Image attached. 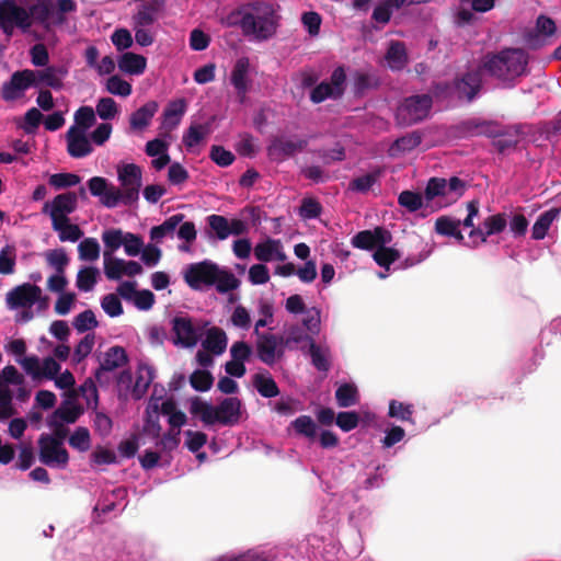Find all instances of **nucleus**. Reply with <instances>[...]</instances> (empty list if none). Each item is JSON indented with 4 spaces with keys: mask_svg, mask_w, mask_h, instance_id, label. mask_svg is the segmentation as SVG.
<instances>
[{
    "mask_svg": "<svg viewBox=\"0 0 561 561\" xmlns=\"http://www.w3.org/2000/svg\"><path fill=\"white\" fill-rule=\"evenodd\" d=\"M322 213L321 204L312 198L306 197L302 199L299 207V216L305 220H311L318 218Z\"/></svg>",
    "mask_w": 561,
    "mask_h": 561,
    "instance_id": "nucleus-63",
    "label": "nucleus"
},
{
    "mask_svg": "<svg viewBox=\"0 0 561 561\" xmlns=\"http://www.w3.org/2000/svg\"><path fill=\"white\" fill-rule=\"evenodd\" d=\"M251 65L248 57H240L236 60L234 66L230 73V83L236 90V93L243 102L251 88L252 79L250 77Z\"/></svg>",
    "mask_w": 561,
    "mask_h": 561,
    "instance_id": "nucleus-18",
    "label": "nucleus"
},
{
    "mask_svg": "<svg viewBox=\"0 0 561 561\" xmlns=\"http://www.w3.org/2000/svg\"><path fill=\"white\" fill-rule=\"evenodd\" d=\"M16 254L12 245H5L0 251V274L11 275L15 272Z\"/></svg>",
    "mask_w": 561,
    "mask_h": 561,
    "instance_id": "nucleus-55",
    "label": "nucleus"
},
{
    "mask_svg": "<svg viewBox=\"0 0 561 561\" xmlns=\"http://www.w3.org/2000/svg\"><path fill=\"white\" fill-rule=\"evenodd\" d=\"M159 104L156 101H149L142 106H140L138 110H136L134 113H131L129 117V125L133 130L141 131L146 129L156 113L158 112Z\"/></svg>",
    "mask_w": 561,
    "mask_h": 561,
    "instance_id": "nucleus-29",
    "label": "nucleus"
},
{
    "mask_svg": "<svg viewBox=\"0 0 561 561\" xmlns=\"http://www.w3.org/2000/svg\"><path fill=\"white\" fill-rule=\"evenodd\" d=\"M307 146L304 139H284L275 138L267 147V156L273 161H283L295 152L302 150Z\"/></svg>",
    "mask_w": 561,
    "mask_h": 561,
    "instance_id": "nucleus-24",
    "label": "nucleus"
},
{
    "mask_svg": "<svg viewBox=\"0 0 561 561\" xmlns=\"http://www.w3.org/2000/svg\"><path fill=\"white\" fill-rule=\"evenodd\" d=\"M75 123L71 127L82 128L85 133L95 123L94 110L91 106L79 107L75 113Z\"/></svg>",
    "mask_w": 561,
    "mask_h": 561,
    "instance_id": "nucleus-57",
    "label": "nucleus"
},
{
    "mask_svg": "<svg viewBox=\"0 0 561 561\" xmlns=\"http://www.w3.org/2000/svg\"><path fill=\"white\" fill-rule=\"evenodd\" d=\"M36 73L33 70L25 69L12 73L9 81H5L1 88V98L11 102L19 99L25 90L36 87Z\"/></svg>",
    "mask_w": 561,
    "mask_h": 561,
    "instance_id": "nucleus-13",
    "label": "nucleus"
},
{
    "mask_svg": "<svg viewBox=\"0 0 561 561\" xmlns=\"http://www.w3.org/2000/svg\"><path fill=\"white\" fill-rule=\"evenodd\" d=\"M536 32L537 36L542 37L538 43L541 45L547 44V39L552 37L557 32L554 21L546 15H539L536 21Z\"/></svg>",
    "mask_w": 561,
    "mask_h": 561,
    "instance_id": "nucleus-53",
    "label": "nucleus"
},
{
    "mask_svg": "<svg viewBox=\"0 0 561 561\" xmlns=\"http://www.w3.org/2000/svg\"><path fill=\"white\" fill-rule=\"evenodd\" d=\"M373 257L379 266L388 270L400 257V254L396 249L382 245L374 252Z\"/></svg>",
    "mask_w": 561,
    "mask_h": 561,
    "instance_id": "nucleus-56",
    "label": "nucleus"
},
{
    "mask_svg": "<svg viewBox=\"0 0 561 561\" xmlns=\"http://www.w3.org/2000/svg\"><path fill=\"white\" fill-rule=\"evenodd\" d=\"M314 335L316 334H311L302 324H294L286 330V344L299 345L301 343H308L310 346V341H314Z\"/></svg>",
    "mask_w": 561,
    "mask_h": 561,
    "instance_id": "nucleus-48",
    "label": "nucleus"
},
{
    "mask_svg": "<svg viewBox=\"0 0 561 561\" xmlns=\"http://www.w3.org/2000/svg\"><path fill=\"white\" fill-rule=\"evenodd\" d=\"M0 21L13 23L24 32L32 26L28 11L18 5L13 0H2L0 2Z\"/></svg>",
    "mask_w": 561,
    "mask_h": 561,
    "instance_id": "nucleus-22",
    "label": "nucleus"
},
{
    "mask_svg": "<svg viewBox=\"0 0 561 561\" xmlns=\"http://www.w3.org/2000/svg\"><path fill=\"white\" fill-rule=\"evenodd\" d=\"M184 218V214H174L168 217L162 224L150 229V239L154 242H161L164 238H173L174 232Z\"/></svg>",
    "mask_w": 561,
    "mask_h": 561,
    "instance_id": "nucleus-30",
    "label": "nucleus"
},
{
    "mask_svg": "<svg viewBox=\"0 0 561 561\" xmlns=\"http://www.w3.org/2000/svg\"><path fill=\"white\" fill-rule=\"evenodd\" d=\"M30 13V20L32 21V18L34 21L43 24L45 27H48L50 20V16L53 15V3L48 0H42L37 3L30 7L27 10Z\"/></svg>",
    "mask_w": 561,
    "mask_h": 561,
    "instance_id": "nucleus-47",
    "label": "nucleus"
},
{
    "mask_svg": "<svg viewBox=\"0 0 561 561\" xmlns=\"http://www.w3.org/2000/svg\"><path fill=\"white\" fill-rule=\"evenodd\" d=\"M66 138L67 151L72 158H83L92 151V146L82 128L70 127Z\"/></svg>",
    "mask_w": 561,
    "mask_h": 561,
    "instance_id": "nucleus-26",
    "label": "nucleus"
},
{
    "mask_svg": "<svg viewBox=\"0 0 561 561\" xmlns=\"http://www.w3.org/2000/svg\"><path fill=\"white\" fill-rule=\"evenodd\" d=\"M209 128L206 125L193 124L184 133L182 141L185 148L191 151L197 147L208 135Z\"/></svg>",
    "mask_w": 561,
    "mask_h": 561,
    "instance_id": "nucleus-43",
    "label": "nucleus"
},
{
    "mask_svg": "<svg viewBox=\"0 0 561 561\" xmlns=\"http://www.w3.org/2000/svg\"><path fill=\"white\" fill-rule=\"evenodd\" d=\"M456 130L461 137H473L481 135L486 137H499L505 135L499 130L497 123L478 118H469L460 122L456 126Z\"/></svg>",
    "mask_w": 561,
    "mask_h": 561,
    "instance_id": "nucleus-20",
    "label": "nucleus"
},
{
    "mask_svg": "<svg viewBox=\"0 0 561 561\" xmlns=\"http://www.w3.org/2000/svg\"><path fill=\"white\" fill-rule=\"evenodd\" d=\"M78 207V195L75 192L58 194L51 202H46L42 208L43 214H48L51 222L58 225Z\"/></svg>",
    "mask_w": 561,
    "mask_h": 561,
    "instance_id": "nucleus-14",
    "label": "nucleus"
},
{
    "mask_svg": "<svg viewBox=\"0 0 561 561\" xmlns=\"http://www.w3.org/2000/svg\"><path fill=\"white\" fill-rule=\"evenodd\" d=\"M383 173V169L380 167H376L367 174L357 176L353 179L348 183V191L354 193L365 194L371 190V187L379 182L381 175Z\"/></svg>",
    "mask_w": 561,
    "mask_h": 561,
    "instance_id": "nucleus-35",
    "label": "nucleus"
},
{
    "mask_svg": "<svg viewBox=\"0 0 561 561\" xmlns=\"http://www.w3.org/2000/svg\"><path fill=\"white\" fill-rule=\"evenodd\" d=\"M107 93L126 98L131 93V84L119 76L107 78Z\"/></svg>",
    "mask_w": 561,
    "mask_h": 561,
    "instance_id": "nucleus-59",
    "label": "nucleus"
},
{
    "mask_svg": "<svg viewBox=\"0 0 561 561\" xmlns=\"http://www.w3.org/2000/svg\"><path fill=\"white\" fill-rule=\"evenodd\" d=\"M214 378L207 370H195L190 376V383L192 388L199 392H205L213 386Z\"/></svg>",
    "mask_w": 561,
    "mask_h": 561,
    "instance_id": "nucleus-62",
    "label": "nucleus"
},
{
    "mask_svg": "<svg viewBox=\"0 0 561 561\" xmlns=\"http://www.w3.org/2000/svg\"><path fill=\"white\" fill-rule=\"evenodd\" d=\"M254 256L260 262H284L287 255L279 239L266 238L257 242L253 249Z\"/></svg>",
    "mask_w": 561,
    "mask_h": 561,
    "instance_id": "nucleus-23",
    "label": "nucleus"
},
{
    "mask_svg": "<svg viewBox=\"0 0 561 561\" xmlns=\"http://www.w3.org/2000/svg\"><path fill=\"white\" fill-rule=\"evenodd\" d=\"M560 210L551 208L539 215L531 229V238L534 240H542L548 233L552 222L558 218Z\"/></svg>",
    "mask_w": 561,
    "mask_h": 561,
    "instance_id": "nucleus-38",
    "label": "nucleus"
},
{
    "mask_svg": "<svg viewBox=\"0 0 561 561\" xmlns=\"http://www.w3.org/2000/svg\"><path fill=\"white\" fill-rule=\"evenodd\" d=\"M347 88L346 70L343 66H337L331 73L329 81H322L310 92V101L314 104L325 100H340Z\"/></svg>",
    "mask_w": 561,
    "mask_h": 561,
    "instance_id": "nucleus-9",
    "label": "nucleus"
},
{
    "mask_svg": "<svg viewBox=\"0 0 561 561\" xmlns=\"http://www.w3.org/2000/svg\"><path fill=\"white\" fill-rule=\"evenodd\" d=\"M39 461L48 467L65 468L69 461V454L60 442L48 434L38 438Z\"/></svg>",
    "mask_w": 561,
    "mask_h": 561,
    "instance_id": "nucleus-11",
    "label": "nucleus"
},
{
    "mask_svg": "<svg viewBox=\"0 0 561 561\" xmlns=\"http://www.w3.org/2000/svg\"><path fill=\"white\" fill-rule=\"evenodd\" d=\"M51 227L55 231L58 232L59 240L62 242H65V241L76 242L83 234V232L79 228V226L71 224L69 218L62 219V221H60L58 225H56V222H51Z\"/></svg>",
    "mask_w": 561,
    "mask_h": 561,
    "instance_id": "nucleus-44",
    "label": "nucleus"
},
{
    "mask_svg": "<svg viewBox=\"0 0 561 561\" xmlns=\"http://www.w3.org/2000/svg\"><path fill=\"white\" fill-rule=\"evenodd\" d=\"M173 343L191 348L194 347L204 335V329L193 323L188 317H175L172 320Z\"/></svg>",
    "mask_w": 561,
    "mask_h": 561,
    "instance_id": "nucleus-12",
    "label": "nucleus"
},
{
    "mask_svg": "<svg viewBox=\"0 0 561 561\" xmlns=\"http://www.w3.org/2000/svg\"><path fill=\"white\" fill-rule=\"evenodd\" d=\"M279 5L253 1L239 5L220 19L225 27H237L252 43L272 39L280 26Z\"/></svg>",
    "mask_w": 561,
    "mask_h": 561,
    "instance_id": "nucleus-1",
    "label": "nucleus"
},
{
    "mask_svg": "<svg viewBox=\"0 0 561 561\" xmlns=\"http://www.w3.org/2000/svg\"><path fill=\"white\" fill-rule=\"evenodd\" d=\"M529 57L522 48H505L497 54L484 57L483 69L502 82L513 83L518 77L528 72Z\"/></svg>",
    "mask_w": 561,
    "mask_h": 561,
    "instance_id": "nucleus-3",
    "label": "nucleus"
},
{
    "mask_svg": "<svg viewBox=\"0 0 561 561\" xmlns=\"http://www.w3.org/2000/svg\"><path fill=\"white\" fill-rule=\"evenodd\" d=\"M422 142V134L420 131L409 133L400 138H397L389 147L388 153L390 157H398L402 153L410 152Z\"/></svg>",
    "mask_w": 561,
    "mask_h": 561,
    "instance_id": "nucleus-33",
    "label": "nucleus"
},
{
    "mask_svg": "<svg viewBox=\"0 0 561 561\" xmlns=\"http://www.w3.org/2000/svg\"><path fill=\"white\" fill-rule=\"evenodd\" d=\"M37 85L44 83L49 88L58 90L62 87V79L67 75L64 67H47L43 70L35 71Z\"/></svg>",
    "mask_w": 561,
    "mask_h": 561,
    "instance_id": "nucleus-36",
    "label": "nucleus"
},
{
    "mask_svg": "<svg viewBox=\"0 0 561 561\" xmlns=\"http://www.w3.org/2000/svg\"><path fill=\"white\" fill-rule=\"evenodd\" d=\"M121 266L122 271L127 276H135L142 273V266L136 261H124L116 260L111 261L107 259V278L116 279L117 278V267Z\"/></svg>",
    "mask_w": 561,
    "mask_h": 561,
    "instance_id": "nucleus-42",
    "label": "nucleus"
},
{
    "mask_svg": "<svg viewBox=\"0 0 561 561\" xmlns=\"http://www.w3.org/2000/svg\"><path fill=\"white\" fill-rule=\"evenodd\" d=\"M272 410L282 416H290L301 410L300 402L291 397H283L272 405Z\"/></svg>",
    "mask_w": 561,
    "mask_h": 561,
    "instance_id": "nucleus-58",
    "label": "nucleus"
},
{
    "mask_svg": "<svg viewBox=\"0 0 561 561\" xmlns=\"http://www.w3.org/2000/svg\"><path fill=\"white\" fill-rule=\"evenodd\" d=\"M230 322L233 327L240 330H250L252 320L249 310L242 305L236 306L230 316Z\"/></svg>",
    "mask_w": 561,
    "mask_h": 561,
    "instance_id": "nucleus-61",
    "label": "nucleus"
},
{
    "mask_svg": "<svg viewBox=\"0 0 561 561\" xmlns=\"http://www.w3.org/2000/svg\"><path fill=\"white\" fill-rule=\"evenodd\" d=\"M413 405L400 402L398 400H391L389 402L388 415L401 421H412Z\"/></svg>",
    "mask_w": 561,
    "mask_h": 561,
    "instance_id": "nucleus-60",
    "label": "nucleus"
},
{
    "mask_svg": "<svg viewBox=\"0 0 561 561\" xmlns=\"http://www.w3.org/2000/svg\"><path fill=\"white\" fill-rule=\"evenodd\" d=\"M206 221L210 230L209 238L224 241L230 237L229 219L227 217L213 214L206 217Z\"/></svg>",
    "mask_w": 561,
    "mask_h": 561,
    "instance_id": "nucleus-40",
    "label": "nucleus"
},
{
    "mask_svg": "<svg viewBox=\"0 0 561 561\" xmlns=\"http://www.w3.org/2000/svg\"><path fill=\"white\" fill-rule=\"evenodd\" d=\"M257 357L268 366H273L283 356L282 339L275 334L264 333L257 336Z\"/></svg>",
    "mask_w": 561,
    "mask_h": 561,
    "instance_id": "nucleus-19",
    "label": "nucleus"
},
{
    "mask_svg": "<svg viewBox=\"0 0 561 561\" xmlns=\"http://www.w3.org/2000/svg\"><path fill=\"white\" fill-rule=\"evenodd\" d=\"M435 230L438 234L454 237L459 241L463 240L459 220H454L446 216L439 217L435 221Z\"/></svg>",
    "mask_w": 561,
    "mask_h": 561,
    "instance_id": "nucleus-46",
    "label": "nucleus"
},
{
    "mask_svg": "<svg viewBox=\"0 0 561 561\" xmlns=\"http://www.w3.org/2000/svg\"><path fill=\"white\" fill-rule=\"evenodd\" d=\"M193 412L197 413L205 425L222 424L236 425L241 416V401L236 397L224 399L218 405L203 402L195 405Z\"/></svg>",
    "mask_w": 561,
    "mask_h": 561,
    "instance_id": "nucleus-6",
    "label": "nucleus"
},
{
    "mask_svg": "<svg viewBox=\"0 0 561 561\" xmlns=\"http://www.w3.org/2000/svg\"><path fill=\"white\" fill-rule=\"evenodd\" d=\"M309 356L311 358V364L318 371L328 373L330 370L331 354L328 346H322L317 344L316 341H310Z\"/></svg>",
    "mask_w": 561,
    "mask_h": 561,
    "instance_id": "nucleus-37",
    "label": "nucleus"
},
{
    "mask_svg": "<svg viewBox=\"0 0 561 561\" xmlns=\"http://www.w3.org/2000/svg\"><path fill=\"white\" fill-rule=\"evenodd\" d=\"M392 241L391 233L383 227H376L373 230L357 232L351 239V244L360 250L377 251L379 247L388 245Z\"/></svg>",
    "mask_w": 561,
    "mask_h": 561,
    "instance_id": "nucleus-16",
    "label": "nucleus"
},
{
    "mask_svg": "<svg viewBox=\"0 0 561 561\" xmlns=\"http://www.w3.org/2000/svg\"><path fill=\"white\" fill-rule=\"evenodd\" d=\"M466 190V184L457 176L449 180L443 178H431L426 184L424 197L426 202L442 198L444 205H449L459 199Z\"/></svg>",
    "mask_w": 561,
    "mask_h": 561,
    "instance_id": "nucleus-7",
    "label": "nucleus"
},
{
    "mask_svg": "<svg viewBox=\"0 0 561 561\" xmlns=\"http://www.w3.org/2000/svg\"><path fill=\"white\" fill-rule=\"evenodd\" d=\"M161 400L160 397H156L154 394L150 396V399L148 401L147 408H146V421L144 425V431L153 437H159L161 426L159 424V401Z\"/></svg>",
    "mask_w": 561,
    "mask_h": 561,
    "instance_id": "nucleus-34",
    "label": "nucleus"
},
{
    "mask_svg": "<svg viewBox=\"0 0 561 561\" xmlns=\"http://www.w3.org/2000/svg\"><path fill=\"white\" fill-rule=\"evenodd\" d=\"M183 278L193 290L205 291L215 287L220 295L237 290L241 284L231 271L210 260L186 265L183 271Z\"/></svg>",
    "mask_w": 561,
    "mask_h": 561,
    "instance_id": "nucleus-2",
    "label": "nucleus"
},
{
    "mask_svg": "<svg viewBox=\"0 0 561 561\" xmlns=\"http://www.w3.org/2000/svg\"><path fill=\"white\" fill-rule=\"evenodd\" d=\"M296 436L306 438L309 443H313L318 437L319 427L310 415H300L289 424Z\"/></svg>",
    "mask_w": 561,
    "mask_h": 561,
    "instance_id": "nucleus-32",
    "label": "nucleus"
},
{
    "mask_svg": "<svg viewBox=\"0 0 561 561\" xmlns=\"http://www.w3.org/2000/svg\"><path fill=\"white\" fill-rule=\"evenodd\" d=\"M288 313L302 314V325L311 333L319 334L321 330V311L317 307L307 308L302 297L298 294L289 296L285 301Z\"/></svg>",
    "mask_w": 561,
    "mask_h": 561,
    "instance_id": "nucleus-10",
    "label": "nucleus"
},
{
    "mask_svg": "<svg viewBox=\"0 0 561 561\" xmlns=\"http://www.w3.org/2000/svg\"><path fill=\"white\" fill-rule=\"evenodd\" d=\"M236 150L242 157L252 158L257 153L259 147L255 138L252 135L243 134L240 136L236 145Z\"/></svg>",
    "mask_w": 561,
    "mask_h": 561,
    "instance_id": "nucleus-64",
    "label": "nucleus"
},
{
    "mask_svg": "<svg viewBox=\"0 0 561 561\" xmlns=\"http://www.w3.org/2000/svg\"><path fill=\"white\" fill-rule=\"evenodd\" d=\"M202 346L213 355L219 356L227 348V335L219 328H210L205 333Z\"/></svg>",
    "mask_w": 561,
    "mask_h": 561,
    "instance_id": "nucleus-31",
    "label": "nucleus"
},
{
    "mask_svg": "<svg viewBox=\"0 0 561 561\" xmlns=\"http://www.w3.org/2000/svg\"><path fill=\"white\" fill-rule=\"evenodd\" d=\"M117 176L121 188L107 186V208L118 205L130 206L139 199L142 171L135 163H126L117 167Z\"/></svg>",
    "mask_w": 561,
    "mask_h": 561,
    "instance_id": "nucleus-4",
    "label": "nucleus"
},
{
    "mask_svg": "<svg viewBox=\"0 0 561 561\" xmlns=\"http://www.w3.org/2000/svg\"><path fill=\"white\" fill-rule=\"evenodd\" d=\"M506 226V215L495 214L485 218L481 227L471 230L469 236L471 239H479L480 242H485L488 237L503 232Z\"/></svg>",
    "mask_w": 561,
    "mask_h": 561,
    "instance_id": "nucleus-27",
    "label": "nucleus"
},
{
    "mask_svg": "<svg viewBox=\"0 0 561 561\" xmlns=\"http://www.w3.org/2000/svg\"><path fill=\"white\" fill-rule=\"evenodd\" d=\"M99 272L94 267H83L77 275V287L81 291H90L98 282Z\"/></svg>",
    "mask_w": 561,
    "mask_h": 561,
    "instance_id": "nucleus-54",
    "label": "nucleus"
},
{
    "mask_svg": "<svg viewBox=\"0 0 561 561\" xmlns=\"http://www.w3.org/2000/svg\"><path fill=\"white\" fill-rule=\"evenodd\" d=\"M455 94L459 100L472 102L482 89V72L480 68L467 70L453 83Z\"/></svg>",
    "mask_w": 561,
    "mask_h": 561,
    "instance_id": "nucleus-15",
    "label": "nucleus"
},
{
    "mask_svg": "<svg viewBox=\"0 0 561 561\" xmlns=\"http://www.w3.org/2000/svg\"><path fill=\"white\" fill-rule=\"evenodd\" d=\"M154 378V368L147 363L140 362L136 369L135 380L129 369H123L114 375V390L123 402L129 399L137 401L146 394Z\"/></svg>",
    "mask_w": 561,
    "mask_h": 561,
    "instance_id": "nucleus-5",
    "label": "nucleus"
},
{
    "mask_svg": "<svg viewBox=\"0 0 561 561\" xmlns=\"http://www.w3.org/2000/svg\"><path fill=\"white\" fill-rule=\"evenodd\" d=\"M178 238L185 241L187 244H180L179 250L188 252L191 244L196 240L197 231L193 221H182L178 227Z\"/></svg>",
    "mask_w": 561,
    "mask_h": 561,
    "instance_id": "nucleus-51",
    "label": "nucleus"
},
{
    "mask_svg": "<svg viewBox=\"0 0 561 561\" xmlns=\"http://www.w3.org/2000/svg\"><path fill=\"white\" fill-rule=\"evenodd\" d=\"M335 399L341 408L355 405L359 399L357 387L347 382L340 385L335 391Z\"/></svg>",
    "mask_w": 561,
    "mask_h": 561,
    "instance_id": "nucleus-45",
    "label": "nucleus"
},
{
    "mask_svg": "<svg viewBox=\"0 0 561 561\" xmlns=\"http://www.w3.org/2000/svg\"><path fill=\"white\" fill-rule=\"evenodd\" d=\"M82 413V408L76 403V393L70 391L48 419L64 424H72L77 422Z\"/></svg>",
    "mask_w": 561,
    "mask_h": 561,
    "instance_id": "nucleus-25",
    "label": "nucleus"
},
{
    "mask_svg": "<svg viewBox=\"0 0 561 561\" xmlns=\"http://www.w3.org/2000/svg\"><path fill=\"white\" fill-rule=\"evenodd\" d=\"M186 108L187 104L184 99H176L168 103L161 116L160 136L171 138L170 131L180 125Z\"/></svg>",
    "mask_w": 561,
    "mask_h": 561,
    "instance_id": "nucleus-21",
    "label": "nucleus"
},
{
    "mask_svg": "<svg viewBox=\"0 0 561 561\" xmlns=\"http://www.w3.org/2000/svg\"><path fill=\"white\" fill-rule=\"evenodd\" d=\"M253 385L263 398H274L279 394V388L268 371L255 374Z\"/></svg>",
    "mask_w": 561,
    "mask_h": 561,
    "instance_id": "nucleus-39",
    "label": "nucleus"
},
{
    "mask_svg": "<svg viewBox=\"0 0 561 561\" xmlns=\"http://www.w3.org/2000/svg\"><path fill=\"white\" fill-rule=\"evenodd\" d=\"M116 65L121 72L138 77L146 71L147 59L142 55L126 51L117 57Z\"/></svg>",
    "mask_w": 561,
    "mask_h": 561,
    "instance_id": "nucleus-28",
    "label": "nucleus"
},
{
    "mask_svg": "<svg viewBox=\"0 0 561 561\" xmlns=\"http://www.w3.org/2000/svg\"><path fill=\"white\" fill-rule=\"evenodd\" d=\"M398 204L410 213L420 210L423 206V197L413 191H403L398 196Z\"/></svg>",
    "mask_w": 561,
    "mask_h": 561,
    "instance_id": "nucleus-52",
    "label": "nucleus"
},
{
    "mask_svg": "<svg viewBox=\"0 0 561 561\" xmlns=\"http://www.w3.org/2000/svg\"><path fill=\"white\" fill-rule=\"evenodd\" d=\"M501 131V129L499 128ZM505 135L494 137L493 146L499 150V152H504L507 149L515 148L517 146V139L512 138L511 136H518L522 133L520 125H514L508 128V130H502Z\"/></svg>",
    "mask_w": 561,
    "mask_h": 561,
    "instance_id": "nucleus-49",
    "label": "nucleus"
},
{
    "mask_svg": "<svg viewBox=\"0 0 561 561\" xmlns=\"http://www.w3.org/2000/svg\"><path fill=\"white\" fill-rule=\"evenodd\" d=\"M42 289L34 284L24 283L15 286L7 294V305L10 309L31 308L41 299Z\"/></svg>",
    "mask_w": 561,
    "mask_h": 561,
    "instance_id": "nucleus-17",
    "label": "nucleus"
},
{
    "mask_svg": "<svg viewBox=\"0 0 561 561\" xmlns=\"http://www.w3.org/2000/svg\"><path fill=\"white\" fill-rule=\"evenodd\" d=\"M18 413L13 405V393L8 386H0V421H5Z\"/></svg>",
    "mask_w": 561,
    "mask_h": 561,
    "instance_id": "nucleus-50",
    "label": "nucleus"
},
{
    "mask_svg": "<svg viewBox=\"0 0 561 561\" xmlns=\"http://www.w3.org/2000/svg\"><path fill=\"white\" fill-rule=\"evenodd\" d=\"M386 60L392 70L403 69L408 62L404 44L401 42H391L386 54Z\"/></svg>",
    "mask_w": 561,
    "mask_h": 561,
    "instance_id": "nucleus-41",
    "label": "nucleus"
},
{
    "mask_svg": "<svg viewBox=\"0 0 561 561\" xmlns=\"http://www.w3.org/2000/svg\"><path fill=\"white\" fill-rule=\"evenodd\" d=\"M432 107V98L427 94L407 98L396 111L398 125L411 126L427 117Z\"/></svg>",
    "mask_w": 561,
    "mask_h": 561,
    "instance_id": "nucleus-8",
    "label": "nucleus"
}]
</instances>
